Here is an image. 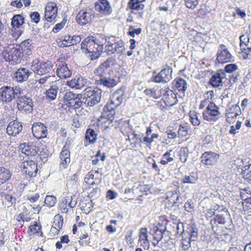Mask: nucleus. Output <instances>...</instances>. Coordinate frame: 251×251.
<instances>
[{
  "mask_svg": "<svg viewBox=\"0 0 251 251\" xmlns=\"http://www.w3.org/2000/svg\"><path fill=\"white\" fill-rule=\"evenodd\" d=\"M32 100L28 96L25 95L19 96L17 99V107L18 109L25 113H31L33 110Z\"/></svg>",
  "mask_w": 251,
  "mask_h": 251,
  "instance_id": "obj_9",
  "label": "nucleus"
},
{
  "mask_svg": "<svg viewBox=\"0 0 251 251\" xmlns=\"http://www.w3.org/2000/svg\"><path fill=\"white\" fill-rule=\"evenodd\" d=\"M226 75L223 70H219L215 74L213 75L209 79V83L214 88L223 86L224 80L226 79Z\"/></svg>",
  "mask_w": 251,
  "mask_h": 251,
  "instance_id": "obj_14",
  "label": "nucleus"
},
{
  "mask_svg": "<svg viewBox=\"0 0 251 251\" xmlns=\"http://www.w3.org/2000/svg\"><path fill=\"white\" fill-rule=\"evenodd\" d=\"M175 87L179 92L181 91L183 93L187 89V82L181 78H176L173 81Z\"/></svg>",
  "mask_w": 251,
  "mask_h": 251,
  "instance_id": "obj_29",
  "label": "nucleus"
},
{
  "mask_svg": "<svg viewBox=\"0 0 251 251\" xmlns=\"http://www.w3.org/2000/svg\"><path fill=\"white\" fill-rule=\"evenodd\" d=\"M188 149L186 147L181 148L180 151V160L182 162H185L188 157Z\"/></svg>",
  "mask_w": 251,
  "mask_h": 251,
  "instance_id": "obj_49",
  "label": "nucleus"
},
{
  "mask_svg": "<svg viewBox=\"0 0 251 251\" xmlns=\"http://www.w3.org/2000/svg\"><path fill=\"white\" fill-rule=\"evenodd\" d=\"M38 171L37 165L32 160H27L24 162L23 172L29 177L35 176Z\"/></svg>",
  "mask_w": 251,
  "mask_h": 251,
  "instance_id": "obj_20",
  "label": "nucleus"
},
{
  "mask_svg": "<svg viewBox=\"0 0 251 251\" xmlns=\"http://www.w3.org/2000/svg\"><path fill=\"white\" fill-rule=\"evenodd\" d=\"M20 48L14 46V45H10L1 53L3 58L11 65H15L20 63L24 57L22 52L20 50Z\"/></svg>",
  "mask_w": 251,
  "mask_h": 251,
  "instance_id": "obj_1",
  "label": "nucleus"
},
{
  "mask_svg": "<svg viewBox=\"0 0 251 251\" xmlns=\"http://www.w3.org/2000/svg\"><path fill=\"white\" fill-rule=\"evenodd\" d=\"M22 129L23 126L20 123L17 121H13L10 123L8 125L6 131L9 135L16 136L22 131Z\"/></svg>",
  "mask_w": 251,
  "mask_h": 251,
  "instance_id": "obj_23",
  "label": "nucleus"
},
{
  "mask_svg": "<svg viewBox=\"0 0 251 251\" xmlns=\"http://www.w3.org/2000/svg\"><path fill=\"white\" fill-rule=\"evenodd\" d=\"M31 42V40L27 39L23 41L20 45H16L17 47L20 48V50L25 58L30 55L32 53Z\"/></svg>",
  "mask_w": 251,
  "mask_h": 251,
  "instance_id": "obj_25",
  "label": "nucleus"
},
{
  "mask_svg": "<svg viewBox=\"0 0 251 251\" xmlns=\"http://www.w3.org/2000/svg\"><path fill=\"white\" fill-rule=\"evenodd\" d=\"M56 202V198L53 196H47L45 200V203L48 207H53Z\"/></svg>",
  "mask_w": 251,
  "mask_h": 251,
  "instance_id": "obj_48",
  "label": "nucleus"
},
{
  "mask_svg": "<svg viewBox=\"0 0 251 251\" xmlns=\"http://www.w3.org/2000/svg\"><path fill=\"white\" fill-rule=\"evenodd\" d=\"M193 241L192 240H190V238H188L187 237L185 238L184 235H182V238L181 239V245H182V249L184 251H188L190 247H191V242Z\"/></svg>",
  "mask_w": 251,
  "mask_h": 251,
  "instance_id": "obj_46",
  "label": "nucleus"
},
{
  "mask_svg": "<svg viewBox=\"0 0 251 251\" xmlns=\"http://www.w3.org/2000/svg\"><path fill=\"white\" fill-rule=\"evenodd\" d=\"M33 63L34 64L32 65L33 71L40 75L49 74L52 70L53 65L50 61L45 62L35 60Z\"/></svg>",
  "mask_w": 251,
  "mask_h": 251,
  "instance_id": "obj_7",
  "label": "nucleus"
},
{
  "mask_svg": "<svg viewBox=\"0 0 251 251\" xmlns=\"http://www.w3.org/2000/svg\"><path fill=\"white\" fill-rule=\"evenodd\" d=\"M100 43L99 40L94 37V36H88L84 39L81 44V49L84 48L86 45H88L90 44Z\"/></svg>",
  "mask_w": 251,
  "mask_h": 251,
  "instance_id": "obj_38",
  "label": "nucleus"
},
{
  "mask_svg": "<svg viewBox=\"0 0 251 251\" xmlns=\"http://www.w3.org/2000/svg\"><path fill=\"white\" fill-rule=\"evenodd\" d=\"M210 224L213 231L217 235H221L223 226H219L218 223H216L215 221H211Z\"/></svg>",
  "mask_w": 251,
  "mask_h": 251,
  "instance_id": "obj_42",
  "label": "nucleus"
},
{
  "mask_svg": "<svg viewBox=\"0 0 251 251\" xmlns=\"http://www.w3.org/2000/svg\"><path fill=\"white\" fill-rule=\"evenodd\" d=\"M118 106H116V103H115L114 100H113L112 97L110 98V101L107 104L104 106V110L106 109L109 112L113 111L115 108H117Z\"/></svg>",
  "mask_w": 251,
  "mask_h": 251,
  "instance_id": "obj_53",
  "label": "nucleus"
},
{
  "mask_svg": "<svg viewBox=\"0 0 251 251\" xmlns=\"http://www.w3.org/2000/svg\"><path fill=\"white\" fill-rule=\"evenodd\" d=\"M60 169H66L70 163V153L68 150L64 147L60 154Z\"/></svg>",
  "mask_w": 251,
  "mask_h": 251,
  "instance_id": "obj_22",
  "label": "nucleus"
},
{
  "mask_svg": "<svg viewBox=\"0 0 251 251\" xmlns=\"http://www.w3.org/2000/svg\"><path fill=\"white\" fill-rule=\"evenodd\" d=\"M82 98V95L80 94V97H76L75 99H73L70 102L67 103V105L69 107L75 109L79 108L82 104V101L81 100Z\"/></svg>",
  "mask_w": 251,
  "mask_h": 251,
  "instance_id": "obj_33",
  "label": "nucleus"
},
{
  "mask_svg": "<svg viewBox=\"0 0 251 251\" xmlns=\"http://www.w3.org/2000/svg\"><path fill=\"white\" fill-rule=\"evenodd\" d=\"M217 55V59L221 63L234 61V57L229 52L226 46L223 44L220 45Z\"/></svg>",
  "mask_w": 251,
  "mask_h": 251,
  "instance_id": "obj_13",
  "label": "nucleus"
},
{
  "mask_svg": "<svg viewBox=\"0 0 251 251\" xmlns=\"http://www.w3.org/2000/svg\"><path fill=\"white\" fill-rule=\"evenodd\" d=\"M101 89L94 87H88L84 90L86 100L84 102L89 106H93L99 103L101 98Z\"/></svg>",
  "mask_w": 251,
  "mask_h": 251,
  "instance_id": "obj_3",
  "label": "nucleus"
},
{
  "mask_svg": "<svg viewBox=\"0 0 251 251\" xmlns=\"http://www.w3.org/2000/svg\"><path fill=\"white\" fill-rule=\"evenodd\" d=\"M188 130L186 126H183L181 125L179 126L178 130V136L181 137L185 136L187 134Z\"/></svg>",
  "mask_w": 251,
  "mask_h": 251,
  "instance_id": "obj_59",
  "label": "nucleus"
},
{
  "mask_svg": "<svg viewBox=\"0 0 251 251\" xmlns=\"http://www.w3.org/2000/svg\"><path fill=\"white\" fill-rule=\"evenodd\" d=\"M97 135L93 129L89 128L86 130L85 133V139L88 140L89 143H93L95 142Z\"/></svg>",
  "mask_w": 251,
  "mask_h": 251,
  "instance_id": "obj_37",
  "label": "nucleus"
},
{
  "mask_svg": "<svg viewBox=\"0 0 251 251\" xmlns=\"http://www.w3.org/2000/svg\"><path fill=\"white\" fill-rule=\"evenodd\" d=\"M39 153H37V155L40 157V159L43 162L46 161L49 155L48 149L46 147H42L41 148H39Z\"/></svg>",
  "mask_w": 251,
  "mask_h": 251,
  "instance_id": "obj_43",
  "label": "nucleus"
},
{
  "mask_svg": "<svg viewBox=\"0 0 251 251\" xmlns=\"http://www.w3.org/2000/svg\"><path fill=\"white\" fill-rule=\"evenodd\" d=\"M180 192L178 188L175 190L168 191L166 193V200H167V205L168 207H173L177 203H182L180 201Z\"/></svg>",
  "mask_w": 251,
  "mask_h": 251,
  "instance_id": "obj_11",
  "label": "nucleus"
},
{
  "mask_svg": "<svg viewBox=\"0 0 251 251\" xmlns=\"http://www.w3.org/2000/svg\"><path fill=\"white\" fill-rule=\"evenodd\" d=\"M32 132L34 136L37 139L44 138L47 137V127L41 123H37L33 125Z\"/></svg>",
  "mask_w": 251,
  "mask_h": 251,
  "instance_id": "obj_16",
  "label": "nucleus"
},
{
  "mask_svg": "<svg viewBox=\"0 0 251 251\" xmlns=\"http://www.w3.org/2000/svg\"><path fill=\"white\" fill-rule=\"evenodd\" d=\"M240 195L242 199L244 198L245 199L247 196L251 197V192L250 191L249 188L242 189L240 190Z\"/></svg>",
  "mask_w": 251,
  "mask_h": 251,
  "instance_id": "obj_60",
  "label": "nucleus"
},
{
  "mask_svg": "<svg viewBox=\"0 0 251 251\" xmlns=\"http://www.w3.org/2000/svg\"><path fill=\"white\" fill-rule=\"evenodd\" d=\"M103 45L99 43L90 44L86 45L84 48L81 49L82 52L91 60H95L98 59L102 52Z\"/></svg>",
  "mask_w": 251,
  "mask_h": 251,
  "instance_id": "obj_4",
  "label": "nucleus"
},
{
  "mask_svg": "<svg viewBox=\"0 0 251 251\" xmlns=\"http://www.w3.org/2000/svg\"><path fill=\"white\" fill-rule=\"evenodd\" d=\"M198 179L197 175H195L194 173H192L189 175H185L183 176L182 182L183 183H195Z\"/></svg>",
  "mask_w": 251,
  "mask_h": 251,
  "instance_id": "obj_34",
  "label": "nucleus"
},
{
  "mask_svg": "<svg viewBox=\"0 0 251 251\" xmlns=\"http://www.w3.org/2000/svg\"><path fill=\"white\" fill-rule=\"evenodd\" d=\"M30 17L31 21L36 24H38L40 20V15L39 13L37 12H31L30 14Z\"/></svg>",
  "mask_w": 251,
  "mask_h": 251,
  "instance_id": "obj_56",
  "label": "nucleus"
},
{
  "mask_svg": "<svg viewBox=\"0 0 251 251\" xmlns=\"http://www.w3.org/2000/svg\"><path fill=\"white\" fill-rule=\"evenodd\" d=\"M141 2V1L135 0H130L128 2V5L131 9L139 10L142 9L144 6V4H142Z\"/></svg>",
  "mask_w": 251,
  "mask_h": 251,
  "instance_id": "obj_40",
  "label": "nucleus"
},
{
  "mask_svg": "<svg viewBox=\"0 0 251 251\" xmlns=\"http://www.w3.org/2000/svg\"><path fill=\"white\" fill-rule=\"evenodd\" d=\"M166 231V228L163 229H156L154 231L153 238L157 241V244L163 238V234Z\"/></svg>",
  "mask_w": 251,
  "mask_h": 251,
  "instance_id": "obj_44",
  "label": "nucleus"
},
{
  "mask_svg": "<svg viewBox=\"0 0 251 251\" xmlns=\"http://www.w3.org/2000/svg\"><path fill=\"white\" fill-rule=\"evenodd\" d=\"M96 11L104 15H109L112 12V8L107 0H99L95 3Z\"/></svg>",
  "mask_w": 251,
  "mask_h": 251,
  "instance_id": "obj_18",
  "label": "nucleus"
},
{
  "mask_svg": "<svg viewBox=\"0 0 251 251\" xmlns=\"http://www.w3.org/2000/svg\"><path fill=\"white\" fill-rule=\"evenodd\" d=\"M95 17V15L91 11L81 10L76 16V21L82 25L90 23Z\"/></svg>",
  "mask_w": 251,
  "mask_h": 251,
  "instance_id": "obj_19",
  "label": "nucleus"
},
{
  "mask_svg": "<svg viewBox=\"0 0 251 251\" xmlns=\"http://www.w3.org/2000/svg\"><path fill=\"white\" fill-rule=\"evenodd\" d=\"M57 7L56 4L52 2L47 3L45 7V17L48 21L51 22L57 16Z\"/></svg>",
  "mask_w": 251,
  "mask_h": 251,
  "instance_id": "obj_17",
  "label": "nucleus"
},
{
  "mask_svg": "<svg viewBox=\"0 0 251 251\" xmlns=\"http://www.w3.org/2000/svg\"><path fill=\"white\" fill-rule=\"evenodd\" d=\"M3 197H4V199L10 202L11 204L14 203L16 202V199L15 197H13L12 196L9 195L4 193L3 195Z\"/></svg>",
  "mask_w": 251,
  "mask_h": 251,
  "instance_id": "obj_62",
  "label": "nucleus"
},
{
  "mask_svg": "<svg viewBox=\"0 0 251 251\" xmlns=\"http://www.w3.org/2000/svg\"><path fill=\"white\" fill-rule=\"evenodd\" d=\"M221 114L219 108L213 102H209L202 113V117L204 120L209 122H215L217 118H215Z\"/></svg>",
  "mask_w": 251,
  "mask_h": 251,
  "instance_id": "obj_8",
  "label": "nucleus"
},
{
  "mask_svg": "<svg viewBox=\"0 0 251 251\" xmlns=\"http://www.w3.org/2000/svg\"><path fill=\"white\" fill-rule=\"evenodd\" d=\"M123 93L121 90H119L115 92L112 95V97L115 103H116V106H119L122 104L124 99L123 96Z\"/></svg>",
  "mask_w": 251,
  "mask_h": 251,
  "instance_id": "obj_35",
  "label": "nucleus"
},
{
  "mask_svg": "<svg viewBox=\"0 0 251 251\" xmlns=\"http://www.w3.org/2000/svg\"><path fill=\"white\" fill-rule=\"evenodd\" d=\"M41 229V226L37 223H35L33 225H31L29 228L30 231L34 232V233H38Z\"/></svg>",
  "mask_w": 251,
  "mask_h": 251,
  "instance_id": "obj_61",
  "label": "nucleus"
},
{
  "mask_svg": "<svg viewBox=\"0 0 251 251\" xmlns=\"http://www.w3.org/2000/svg\"><path fill=\"white\" fill-rule=\"evenodd\" d=\"M67 22L66 18H64L62 21L58 24H57L52 29V32L54 33H57L59 30L61 29Z\"/></svg>",
  "mask_w": 251,
  "mask_h": 251,
  "instance_id": "obj_54",
  "label": "nucleus"
},
{
  "mask_svg": "<svg viewBox=\"0 0 251 251\" xmlns=\"http://www.w3.org/2000/svg\"><path fill=\"white\" fill-rule=\"evenodd\" d=\"M19 148L22 153L27 156H35L40 151L38 147L30 142L20 144Z\"/></svg>",
  "mask_w": 251,
  "mask_h": 251,
  "instance_id": "obj_12",
  "label": "nucleus"
},
{
  "mask_svg": "<svg viewBox=\"0 0 251 251\" xmlns=\"http://www.w3.org/2000/svg\"><path fill=\"white\" fill-rule=\"evenodd\" d=\"M132 134L133 135V137L131 138V140L133 141L131 143L132 147L136 148L138 144L142 142V138L144 134L143 133L137 134L135 132H133Z\"/></svg>",
  "mask_w": 251,
  "mask_h": 251,
  "instance_id": "obj_36",
  "label": "nucleus"
},
{
  "mask_svg": "<svg viewBox=\"0 0 251 251\" xmlns=\"http://www.w3.org/2000/svg\"><path fill=\"white\" fill-rule=\"evenodd\" d=\"M115 62L114 58H108L95 70V75L100 78L114 74L112 66L115 64Z\"/></svg>",
  "mask_w": 251,
  "mask_h": 251,
  "instance_id": "obj_5",
  "label": "nucleus"
},
{
  "mask_svg": "<svg viewBox=\"0 0 251 251\" xmlns=\"http://www.w3.org/2000/svg\"><path fill=\"white\" fill-rule=\"evenodd\" d=\"M58 87L56 84L52 85L46 92V98L50 100H54L57 96Z\"/></svg>",
  "mask_w": 251,
  "mask_h": 251,
  "instance_id": "obj_30",
  "label": "nucleus"
},
{
  "mask_svg": "<svg viewBox=\"0 0 251 251\" xmlns=\"http://www.w3.org/2000/svg\"><path fill=\"white\" fill-rule=\"evenodd\" d=\"M243 174L245 179L251 181V164L244 167Z\"/></svg>",
  "mask_w": 251,
  "mask_h": 251,
  "instance_id": "obj_45",
  "label": "nucleus"
},
{
  "mask_svg": "<svg viewBox=\"0 0 251 251\" xmlns=\"http://www.w3.org/2000/svg\"><path fill=\"white\" fill-rule=\"evenodd\" d=\"M32 74L28 69L25 68L19 69L15 73V77L17 81L23 82L26 81L29 75Z\"/></svg>",
  "mask_w": 251,
  "mask_h": 251,
  "instance_id": "obj_24",
  "label": "nucleus"
},
{
  "mask_svg": "<svg viewBox=\"0 0 251 251\" xmlns=\"http://www.w3.org/2000/svg\"><path fill=\"white\" fill-rule=\"evenodd\" d=\"M185 5L189 8L194 9L198 4L199 0H184Z\"/></svg>",
  "mask_w": 251,
  "mask_h": 251,
  "instance_id": "obj_55",
  "label": "nucleus"
},
{
  "mask_svg": "<svg viewBox=\"0 0 251 251\" xmlns=\"http://www.w3.org/2000/svg\"><path fill=\"white\" fill-rule=\"evenodd\" d=\"M76 97H80V94H76L72 92L66 93L63 97L65 104L67 105V103L70 102L71 100L75 99Z\"/></svg>",
  "mask_w": 251,
  "mask_h": 251,
  "instance_id": "obj_47",
  "label": "nucleus"
},
{
  "mask_svg": "<svg viewBox=\"0 0 251 251\" xmlns=\"http://www.w3.org/2000/svg\"><path fill=\"white\" fill-rule=\"evenodd\" d=\"M105 42L104 51L108 55L115 53L121 54L125 51L124 44L121 39L111 36L106 38Z\"/></svg>",
  "mask_w": 251,
  "mask_h": 251,
  "instance_id": "obj_2",
  "label": "nucleus"
},
{
  "mask_svg": "<svg viewBox=\"0 0 251 251\" xmlns=\"http://www.w3.org/2000/svg\"><path fill=\"white\" fill-rule=\"evenodd\" d=\"M172 69L168 65L166 64L165 67L163 69L155 75H153L152 80L155 83H166L172 78Z\"/></svg>",
  "mask_w": 251,
  "mask_h": 251,
  "instance_id": "obj_10",
  "label": "nucleus"
},
{
  "mask_svg": "<svg viewBox=\"0 0 251 251\" xmlns=\"http://www.w3.org/2000/svg\"><path fill=\"white\" fill-rule=\"evenodd\" d=\"M198 228L195 224L188 225L186 231L189 235L190 240L196 241L198 238Z\"/></svg>",
  "mask_w": 251,
  "mask_h": 251,
  "instance_id": "obj_28",
  "label": "nucleus"
},
{
  "mask_svg": "<svg viewBox=\"0 0 251 251\" xmlns=\"http://www.w3.org/2000/svg\"><path fill=\"white\" fill-rule=\"evenodd\" d=\"M148 239V233H147V228H142L140 229L139 240H141L142 239Z\"/></svg>",
  "mask_w": 251,
  "mask_h": 251,
  "instance_id": "obj_64",
  "label": "nucleus"
},
{
  "mask_svg": "<svg viewBox=\"0 0 251 251\" xmlns=\"http://www.w3.org/2000/svg\"><path fill=\"white\" fill-rule=\"evenodd\" d=\"M24 23L25 19L21 15H15L12 18L11 25L14 28L19 27Z\"/></svg>",
  "mask_w": 251,
  "mask_h": 251,
  "instance_id": "obj_32",
  "label": "nucleus"
},
{
  "mask_svg": "<svg viewBox=\"0 0 251 251\" xmlns=\"http://www.w3.org/2000/svg\"><path fill=\"white\" fill-rule=\"evenodd\" d=\"M219 157V154L216 152L205 151L201 156V162L205 165H213L216 163Z\"/></svg>",
  "mask_w": 251,
  "mask_h": 251,
  "instance_id": "obj_15",
  "label": "nucleus"
},
{
  "mask_svg": "<svg viewBox=\"0 0 251 251\" xmlns=\"http://www.w3.org/2000/svg\"><path fill=\"white\" fill-rule=\"evenodd\" d=\"M241 50L242 52L244 53L246 55V57H244V58H251V48L249 47L247 48H242Z\"/></svg>",
  "mask_w": 251,
  "mask_h": 251,
  "instance_id": "obj_63",
  "label": "nucleus"
},
{
  "mask_svg": "<svg viewBox=\"0 0 251 251\" xmlns=\"http://www.w3.org/2000/svg\"><path fill=\"white\" fill-rule=\"evenodd\" d=\"M238 69V66L235 64H229L225 66L224 70L225 73H226L231 74L237 71Z\"/></svg>",
  "mask_w": 251,
  "mask_h": 251,
  "instance_id": "obj_51",
  "label": "nucleus"
},
{
  "mask_svg": "<svg viewBox=\"0 0 251 251\" xmlns=\"http://www.w3.org/2000/svg\"><path fill=\"white\" fill-rule=\"evenodd\" d=\"M185 210L189 212H191L194 207L193 202L191 200H189L184 204Z\"/></svg>",
  "mask_w": 251,
  "mask_h": 251,
  "instance_id": "obj_57",
  "label": "nucleus"
},
{
  "mask_svg": "<svg viewBox=\"0 0 251 251\" xmlns=\"http://www.w3.org/2000/svg\"><path fill=\"white\" fill-rule=\"evenodd\" d=\"M56 74L60 78H66L71 75L72 73L67 65H62L56 70Z\"/></svg>",
  "mask_w": 251,
  "mask_h": 251,
  "instance_id": "obj_27",
  "label": "nucleus"
},
{
  "mask_svg": "<svg viewBox=\"0 0 251 251\" xmlns=\"http://www.w3.org/2000/svg\"><path fill=\"white\" fill-rule=\"evenodd\" d=\"M100 83L108 88L113 87L120 82V78L114 74L100 78Z\"/></svg>",
  "mask_w": 251,
  "mask_h": 251,
  "instance_id": "obj_21",
  "label": "nucleus"
},
{
  "mask_svg": "<svg viewBox=\"0 0 251 251\" xmlns=\"http://www.w3.org/2000/svg\"><path fill=\"white\" fill-rule=\"evenodd\" d=\"M21 94L20 88L14 89L10 86H3L0 88V100L6 103L10 102L13 99L18 98Z\"/></svg>",
  "mask_w": 251,
  "mask_h": 251,
  "instance_id": "obj_6",
  "label": "nucleus"
},
{
  "mask_svg": "<svg viewBox=\"0 0 251 251\" xmlns=\"http://www.w3.org/2000/svg\"><path fill=\"white\" fill-rule=\"evenodd\" d=\"M11 176V173L8 170L0 167V185L9 180Z\"/></svg>",
  "mask_w": 251,
  "mask_h": 251,
  "instance_id": "obj_31",
  "label": "nucleus"
},
{
  "mask_svg": "<svg viewBox=\"0 0 251 251\" xmlns=\"http://www.w3.org/2000/svg\"><path fill=\"white\" fill-rule=\"evenodd\" d=\"M229 230L226 228L224 229L222 231L221 235H218V238L221 239L222 240H230L231 238V236L229 233Z\"/></svg>",
  "mask_w": 251,
  "mask_h": 251,
  "instance_id": "obj_50",
  "label": "nucleus"
},
{
  "mask_svg": "<svg viewBox=\"0 0 251 251\" xmlns=\"http://www.w3.org/2000/svg\"><path fill=\"white\" fill-rule=\"evenodd\" d=\"M230 215L227 209H225L216 215L215 218L211 221H215L216 223L224 224L226 220L229 219Z\"/></svg>",
  "mask_w": 251,
  "mask_h": 251,
  "instance_id": "obj_26",
  "label": "nucleus"
},
{
  "mask_svg": "<svg viewBox=\"0 0 251 251\" xmlns=\"http://www.w3.org/2000/svg\"><path fill=\"white\" fill-rule=\"evenodd\" d=\"M239 73H236L235 74H233L231 75H229V83L230 84V86H232L233 84H234L237 81V77L239 76Z\"/></svg>",
  "mask_w": 251,
  "mask_h": 251,
  "instance_id": "obj_58",
  "label": "nucleus"
},
{
  "mask_svg": "<svg viewBox=\"0 0 251 251\" xmlns=\"http://www.w3.org/2000/svg\"><path fill=\"white\" fill-rule=\"evenodd\" d=\"M76 89H80L87 85V79L84 77H76Z\"/></svg>",
  "mask_w": 251,
  "mask_h": 251,
  "instance_id": "obj_52",
  "label": "nucleus"
},
{
  "mask_svg": "<svg viewBox=\"0 0 251 251\" xmlns=\"http://www.w3.org/2000/svg\"><path fill=\"white\" fill-rule=\"evenodd\" d=\"M63 224V216L59 215H56L53 218V222L52 225L57 227L59 229H61Z\"/></svg>",
  "mask_w": 251,
  "mask_h": 251,
  "instance_id": "obj_41",
  "label": "nucleus"
},
{
  "mask_svg": "<svg viewBox=\"0 0 251 251\" xmlns=\"http://www.w3.org/2000/svg\"><path fill=\"white\" fill-rule=\"evenodd\" d=\"M172 152V150H170L167 151L162 156V159L160 161V163L162 165H166L169 162H172L174 160L173 157L171 156V152Z\"/></svg>",
  "mask_w": 251,
  "mask_h": 251,
  "instance_id": "obj_39",
  "label": "nucleus"
}]
</instances>
